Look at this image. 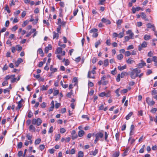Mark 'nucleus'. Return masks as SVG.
<instances>
[{"label": "nucleus", "instance_id": "16", "mask_svg": "<svg viewBox=\"0 0 157 157\" xmlns=\"http://www.w3.org/2000/svg\"><path fill=\"white\" fill-rule=\"evenodd\" d=\"M126 68V65H125L123 66H120L118 67V69L120 71H121L124 69H125Z\"/></svg>", "mask_w": 157, "mask_h": 157}, {"label": "nucleus", "instance_id": "61", "mask_svg": "<svg viewBox=\"0 0 157 157\" xmlns=\"http://www.w3.org/2000/svg\"><path fill=\"white\" fill-rule=\"evenodd\" d=\"M128 90L126 89H124L121 90V94H125L127 92Z\"/></svg>", "mask_w": 157, "mask_h": 157}, {"label": "nucleus", "instance_id": "51", "mask_svg": "<svg viewBox=\"0 0 157 157\" xmlns=\"http://www.w3.org/2000/svg\"><path fill=\"white\" fill-rule=\"evenodd\" d=\"M157 111L156 108H155L152 109L151 110V112L153 113H155Z\"/></svg>", "mask_w": 157, "mask_h": 157}, {"label": "nucleus", "instance_id": "6", "mask_svg": "<svg viewBox=\"0 0 157 157\" xmlns=\"http://www.w3.org/2000/svg\"><path fill=\"white\" fill-rule=\"evenodd\" d=\"M23 62V59L21 58H19L17 61H16L15 63V64L16 67H18L20 63L22 62Z\"/></svg>", "mask_w": 157, "mask_h": 157}, {"label": "nucleus", "instance_id": "18", "mask_svg": "<svg viewBox=\"0 0 157 157\" xmlns=\"http://www.w3.org/2000/svg\"><path fill=\"white\" fill-rule=\"evenodd\" d=\"M29 131L33 130L34 132L36 131V128L33 125L31 124L29 127Z\"/></svg>", "mask_w": 157, "mask_h": 157}, {"label": "nucleus", "instance_id": "25", "mask_svg": "<svg viewBox=\"0 0 157 157\" xmlns=\"http://www.w3.org/2000/svg\"><path fill=\"white\" fill-rule=\"evenodd\" d=\"M5 10H6L8 13H10L11 12L10 10L9 9V7H8V5L7 4L6 5V6L5 8Z\"/></svg>", "mask_w": 157, "mask_h": 157}, {"label": "nucleus", "instance_id": "13", "mask_svg": "<svg viewBox=\"0 0 157 157\" xmlns=\"http://www.w3.org/2000/svg\"><path fill=\"white\" fill-rule=\"evenodd\" d=\"M37 52L40 55L41 57H43L44 56L43 51L41 48H39Z\"/></svg>", "mask_w": 157, "mask_h": 157}, {"label": "nucleus", "instance_id": "1", "mask_svg": "<svg viewBox=\"0 0 157 157\" xmlns=\"http://www.w3.org/2000/svg\"><path fill=\"white\" fill-rule=\"evenodd\" d=\"M42 122V120L40 118H38L37 119H33L32 121V123L33 124H36L37 126L40 125Z\"/></svg>", "mask_w": 157, "mask_h": 157}, {"label": "nucleus", "instance_id": "48", "mask_svg": "<svg viewBox=\"0 0 157 157\" xmlns=\"http://www.w3.org/2000/svg\"><path fill=\"white\" fill-rule=\"evenodd\" d=\"M39 148L40 150L42 151L45 148V146L43 144L40 145L39 146Z\"/></svg>", "mask_w": 157, "mask_h": 157}, {"label": "nucleus", "instance_id": "64", "mask_svg": "<svg viewBox=\"0 0 157 157\" xmlns=\"http://www.w3.org/2000/svg\"><path fill=\"white\" fill-rule=\"evenodd\" d=\"M97 60V59L96 58L94 57L92 60V62L93 63H94L96 62Z\"/></svg>", "mask_w": 157, "mask_h": 157}, {"label": "nucleus", "instance_id": "20", "mask_svg": "<svg viewBox=\"0 0 157 157\" xmlns=\"http://www.w3.org/2000/svg\"><path fill=\"white\" fill-rule=\"evenodd\" d=\"M151 38V36L149 35H145L144 36V38L145 40H149Z\"/></svg>", "mask_w": 157, "mask_h": 157}, {"label": "nucleus", "instance_id": "52", "mask_svg": "<svg viewBox=\"0 0 157 157\" xmlns=\"http://www.w3.org/2000/svg\"><path fill=\"white\" fill-rule=\"evenodd\" d=\"M134 48V46L132 45H129L127 48V50H129Z\"/></svg>", "mask_w": 157, "mask_h": 157}, {"label": "nucleus", "instance_id": "23", "mask_svg": "<svg viewBox=\"0 0 157 157\" xmlns=\"http://www.w3.org/2000/svg\"><path fill=\"white\" fill-rule=\"evenodd\" d=\"M119 151H116L113 155V157H118L119 155Z\"/></svg>", "mask_w": 157, "mask_h": 157}, {"label": "nucleus", "instance_id": "44", "mask_svg": "<svg viewBox=\"0 0 157 157\" xmlns=\"http://www.w3.org/2000/svg\"><path fill=\"white\" fill-rule=\"evenodd\" d=\"M22 146V143L21 142H20L17 144V147L19 148H21Z\"/></svg>", "mask_w": 157, "mask_h": 157}, {"label": "nucleus", "instance_id": "12", "mask_svg": "<svg viewBox=\"0 0 157 157\" xmlns=\"http://www.w3.org/2000/svg\"><path fill=\"white\" fill-rule=\"evenodd\" d=\"M53 39L56 38L58 39L59 38V35L58 33H56L55 32H53Z\"/></svg>", "mask_w": 157, "mask_h": 157}, {"label": "nucleus", "instance_id": "8", "mask_svg": "<svg viewBox=\"0 0 157 157\" xmlns=\"http://www.w3.org/2000/svg\"><path fill=\"white\" fill-rule=\"evenodd\" d=\"M136 77H138L139 76L138 74L140 73L141 72L140 70L136 68L134 69Z\"/></svg>", "mask_w": 157, "mask_h": 157}, {"label": "nucleus", "instance_id": "3", "mask_svg": "<svg viewBox=\"0 0 157 157\" xmlns=\"http://www.w3.org/2000/svg\"><path fill=\"white\" fill-rule=\"evenodd\" d=\"M126 34L129 35L131 37V39H134V34L131 30H128L126 32Z\"/></svg>", "mask_w": 157, "mask_h": 157}, {"label": "nucleus", "instance_id": "63", "mask_svg": "<svg viewBox=\"0 0 157 157\" xmlns=\"http://www.w3.org/2000/svg\"><path fill=\"white\" fill-rule=\"evenodd\" d=\"M10 24V22L9 20H7L6 21L5 26L6 27H7L9 26Z\"/></svg>", "mask_w": 157, "mask_h": 157}, {"label": "nucleus", "instance_id": "62", "mask_svg": "<svg viewBox=\"0 0 157 157\" xmlns=\"http://www.w3.org/2000/svg\"><path fill=\"white\" fill-rule=\"evenodd\" d=\"M106 43L107 45H110L111 44L110 40V39L107 40L106 41Z\"/></svg>", "mask_w": 157, "mask_h": 157}, {"label": "nucleus", "instance_id": "38", "mask_svg": "<svg viewBox=\"0 0 157 157\" xmlns=\"http://www.w3.org/2000/svg\"><path fill=\"white\" fill-rule=\"evenodd\" d=\"M119 136H120V135H119V133L117 132L116 134V135H115L116 139L117 141H119Z\"/></svg>", "mask_w": 157, "mask_h": 157}, {"label": "nucleus", "instance_id": "27", "mask_svg": "<svg viewBox=\"0 0 157 157\" xmlns=\"http://www.w3.org/2000/svg\"><path fill=\"white\" fill-rule=\"evenodd\" d=\"M104 66L105 67H106L109 65V60L108 59H106L104 61Z\"/></svg>", "mask_w": 157, "mask_h": 157}, {"label": "nucleus", "instance_id": "4", "mask_svg": "<svg viewBox=\"0 0 157 157\" xmlns=\"http://www.w3.org/2000/svg\"><path fill=\"white\" fill-rule=\"evenodd\" d=\"M103 134L101 132H99L96 133L95 135V138L99 140V138H101L103 137Z\"/></svg>", "mask_w": 157, "mask_h": 157}, {"label": "nucleus", "instance_id": "40", "mask_svg": "<svg viewBox=\"0 0 157 157\" xmlns=\"http://www.w3.org/2000/svg\"><path fill=\"white\" fill-rule=\"evenodd\" d=\"M22 106V104L20 103H18L17 107L16 108L17 110L19 109Z\"/></svg>", "mask_w": 157, "mask_h": 157}, {"label": "nucleus", "instance_id": "28", "mask_svg": "<svg viewBox=\"0 0 157 157\" xmlns=\"http://www.w3.org/2000/svg\"><path fill=\"white\" fill-rule=\"evenodd\" d=\"M48 86L46 85V86H45L44 85H43L41 86V88L40 89L41 90H47L48 88Z\"/></svg>", "mask_w": 157, "mask_h": 157}, {"label": "nucleus", "instance_id": "60", "mask_svg": "<svg viewBox=\"0 0 157 157\" xmlns=\"http://www.w3.org/2000/svg\"><path fill=\"white\" fill-rule=\"evenodd\" d=\"M131 54L130 52L129 51H126L125 52V56H130Z\"/></svg>", "mask_w": 157, "mask_h": 157}, {"label": "nucleus", "instance_id": "43", "mask_svg": "<svg viewBox=\"0 0 157 157\" xmlns=\"http://www.w3.org/2000/svg\"><path fill=\"white\" fill-rule=\"evenodd\" d=\"M33 115V113L31 111H29V112L28 114V117L29 118H30L32 117Z\"/></svg>", "mask_w": 157, "mask_h": 157}, {"label": "nucleus", "instance_id": "39", "mask_svg": "<svg viewBox=\"0 0 157 157\" xmlns=\"http://www.w3.org/2000/svg\"><path fill=\"white\" fill-rule=\"evenodd\" d=\"M60 137V134H58L56 136L55 141H57L59 140Z\"/></svg>", "mask_w": 157, "mask_h": 157}, {"label": "nucleus", "instance_id": "15", "mask_svg": "<svg viewBox=\"0 0 157 157\" xmlns=\"http://www.w3.org/2000/svg\"><path fill=\"white\" fill-rule=\"evenodd\" d=\"M85 133V132L83 130H80L78 131V136L79 137H81Z\"/></svg>", "mask_w": 157, "mask_h": 157}, {"label": "nucleus", "instance_id": "5", "mask_svg": "<svg viewBox=\"0 0 157 157\" xmlns=\"http://www.w3.org/2000/svg\"><path fill=\"white\" fill-rule=\"evenodd\" d=\"M101 21L102 22L105 23L106 25H109L111 23V21H110V20L107 19H106L104 17L103 18L101 19Z\"/></svg>", "mask_w": 157, "mask_h": 157}, {"label": "nucleus", "instance_id": "11", "mask_svg": "<svg viewBox=\"0 0 157 157\" xmlns=\"http://www.w3.org/2000/svg\"><path fill=\"white\" fill-rule=\"evenodd\" d=\"M135 74V71L134 69L133 71H131L130 73L131 77L132 78L135 79L136 78Z\"/></svg>", "mask_w": 157, "mask_h": 157}, {"label": "nucleus", "instance_id": "14", "mask_svg": "<svg viewBox=\"0 0 157 157\" xmlns=\"http://www.w3.org/2000/svg\"><path fill=\"white\" fill-rule=\"evenodd\" d=\"M106 78V76L105 75L103 76L101 78V80L98 82V84L99 85H100L101 84L102 82L103 81H105Z\"/></svg>", "mask_w": 157, "mask_h": 157}, {"label": "nucleus", "instance_id": "19", "mask_svg": "<svg viewBox=\"0 0 157 157\" xmlns=\"http://www.w3.org/2000/svg\"><path fill=\"white\" fill-rule=\"evenodd\" d=\"M132 112H130L126 117L125 118L126 120H128L130 119V117L132 115Z\"/></svg>", "mask_w": 157, "mask_h": 157}, {"label": "nucleus", "instance_id": "54", "mask_svg": "<svg viewBox=\"0 0 157 157\" xmlns=\"http://www.w3.org/2000/svg\"><path fill=\"white\" fill-rule=\"evenodd\" d=\"M50 69L53 73L56 72L57 71V69L56 68H52L51 67Z\"/></svg>", "mask_w": 157, "mask_h": 157}, {"label": "nucleus", "instance_id": "57", "mask_svg": "<svg viewBox=\"0 0 157 157\" xmlns=\"http://www.w3.org/2000/svg\"><path fill=\"white\" fill-rule=\"evenodd\" d=\"M26 137L27 138V139L28 140H30L32 139V136H30L29 133H28Z\"/></svg>", "mask_w": 157, "mask_h": 157}, {"label": "nucleus", "instance_id": "24", "mask_svg": "<svg viewBox=\"0 0 157 157\" xmlns=\"http://www.w3.org/2000/svg\"><path fill=\"white\" fill-rule=\"evenodd\" d=\"M101 41L100 40H98L97 42H96L95 44V47L96 48H97L98 47V46L101 44Z\"/></svg>", "mask_w": 157, "mask_h": 157}, {"label": "nucleus", "instance_id": "56", "mask_svg": "<svg viewBox=\"0 0 157 157\" xmlns=\"http://www.w3.org/2000/svg\"><path fill=\"white\" fill-rule=\"evenodd\" d=\"M77 137L78 136L76 134L73 135H72L71 138L72 140H74L77 138Z\"/></svg>", "mask_w": 157, "mask_h": 157}, {"label": "nucleus", "instance_id": "35", "mask_svg": "<svg viewBox=\"0 0 157 157\" xmlns=\"http://www.w3.org/2000/svg\"><path fill=\"white\" fill-rule=\"evenodd\" d=\"M128 151V149H126L122 155V156H126L127 155Z\"/></svg>", "mask_w": 157, "mask_h": 157}, {"label": "nucleus", "instance_id": "7", "mask_svg": "<svg viewBox=\"0 0 157 157\" xmlns=\"http://www.w3.org/2000/svg\"><path fill=\"white\" fill-rule=\"evenodd\" d=\"M142 62L138 64V67L139 68H141L143 67L144 66H145L146 65V63L142 61Z\"/></svg>", "mask_w": 157, "mask_h": 157}, {"label": "nucleus", "instance_id": "22", "mask_svg": "<svg viewBox=\"0 0 157 157\" xmlns=\"http://www.w3.org/2000/svg\"><path fill=\"white\" fill-rule=\"evenodd\" d=\"M128 74V73L125 72H122L120 75V77L121 78H124L125 75H126Z\"/></svg>", "mask_w": 157, "mask_h": 157}, {"label": "nucleus", "instance_id": "26", "mask_svg": "<svg viewBox=\"0 0 157 157\" xmlns=\"http://www.w3.org/2000/svg\"><path fill=\"white\" fill-rule=\"evenodd\" d=\"M141 17L142 18L145 19V20H147V19H146V15L144 13L142 12L141 13Z\"/></svg>", "mask_w": 157, "mask_h": 157}, {"label": "nucleus", "instance_id": "10", "mask_svg": "<svg viewBox=\"0 0 157 157\" xmlns=\"http://www.w3.org/2000/svg\"><path fill=\"white\" fill-rule=\"evenodd\" d=\"M62 48L61 47L58 48L55 52L56 54H59L62 53Z\"/></svg>", "mask_w": 157, "mask_h": 157}, {"label": "nucleus", "instance_id": "42", "mask_svg": "<svg viewBox=\"0 0 157 157\" xmlns=\"http://www.w3.org/2000/svg\"><path fill=\"white\" fill-rule=\"evenodd\" d=\"M29 21H27L26 20L22 24V26L23 27H25L26 25H27L29 23Z\"/></svg>", "mask_w": 157, "mask_h": 157}, {"label": "nucleus", "instance_id": "36", "mask_svg": "<svg viewBox=\"0 0 157 157\" xmlns=\"http://www.w3.org/2000/svg\"><path fill=\"white\" fill-rule=\"evenodd\" d=\"M108 137V134H107L106 132H105V139L106 141L108 142L109 141V140L107 139V138Z\"/></svg>", "mask_w": 157, "mask_h": 157}, {"label": "nucleus", "instance_id": "50", "mask_svg": "<svg viewBox=\"0 0 157 157\" xmlns=\"http://www.w3.org/2000/svg\"><path fill=\"white\" fill-rule=\"evenodd\" d=\"M119 91L120 88H118L115 91V92L117 94V97H119L120 96V95L119 93Z\"/></svg>", "mask_w": 157, "mask_h": 157}, {"label": "nucleus", "instance_id": "32", "mask_svg": "<svg viewBox=\"0 0 157 157\" xmlns=\"http://www.w3.org/2000/svg\"><path fill=\"white\" fill-rule=\"evenodd\" d=\"M117 59L120 60L123 58V56L121 54H120L117 56Z\"/></svg>", "mask_w": 157, "mask_h": 157}, {"label": "nucleus", "instance_id": "33", "mask_svg": "<svg viewBox=\"0 0 157 157\" xmlns=\"http://www.w3.org/2000/svg\"><path fill=\"white\" fill-rule=\"evenodd\" d=\"M41 141V140L40 139V138L37 139L36 140L35 142V144L36 145L38 144Z\"/></svg>", "mask_w": 157, "mask_h": 157}, {"label": "nucleus", "instance_id": "58", "mask_svg": "<svg viewBox=\"0 0 157 157\" xmlns=\"http://www.w3.org/2000/svg\"><path fill=\"white\" fill-rule=\"evenodd\" d=\"M66 130L63 128H61L60 129V132L61 133H63L65 132Z\"/></svg>", "mask_w": 157, "mask_h": 157}, {"label": "nucleus", "instance_id": "45", "mask_svg": "<svg viewBox=\"0 0 157 157\" xmlns=\"http://www.w3.org/2000/svg\"><path fill=\"white\" fill-rule=\"evenodd\" d=\"M16 47L17 48V51H21L22 49V47L19 45H17Z\"/></svg>", "mask_w": 157, "mask_h": 157}, {"label": "nucleus", "instance_id": "59", "mask_svg": "<svg viewBox=\"0 0 157 157\" xmlns=\"http://www.w3.org/2000/svg\"><path fill=\"white\" fill-rule=\"evenodd\" d=\"M126 124H124L123 125L122 127L121 128V130L122 131H124L125 130L126 128Z\"/></svg>", "mask_w": 157, "mask_h": 157}, {"label": "nucleus", "instance_id": "53", "mask_svg": "<svg viewBox=\"0 0 157 157\" xmlns=\"http://www.w3.org/2000/svg\"><path fill=\"white\" fill-rule=\"evenodd\" d=\"M154 25H152L151 23H148L147 24V28H151Z\"/></svg>", "mask_w": 157, "mask_h": 157}, {"label": "nucleus", "instance_id": "55", "mask_svg": "<svg viewBox=\"0 0 157 157\" xmlns=\"http://www.w3.org/2000/svg\"><path fill=\"white\" fill-rule=\"evenodd\" d=\"M122 22V21L121 20L119 19L117 22V25H120Z\"/></svg>", "mask_w": 157, "mask_h": 157}, {"label": "nucleus", "instance_id": "31", "mask_svg": "<svg viewBox=\"0 0 157 157\" xmlns=\"http://www.w3.org/2000/svg\"><path fill=\"white\" fill-rule=\"evenodd\" d=\"M98 31V30L97 29H93L90 30V33H93V34L94 33H95V32H97Z\"/></svg>", "mask_w": 157, "mask_h": 157}, {"label": "nucleus", "instance_id": "21", "mask_svg": "<svg viewBox=\"0 0 157 157\" xmlns=\"http://www.w3.org/2000/svg\"><path fill=\"white\" fill-rule=\"evenodd\" d=\"M83 152L81 151H79L78 152V157H83Z\"/></svg>", "mask_w": 157, "mask_h": 157}, {"label": "nucleus", "instance_id": "17", "mask_svg": "<svg viewBox=\"0 0 157 157\" xmlns=\"http://www.w3.org/2000/svg\"><path fill=\"white\" fill-rule=\"evenodd\" d=\"M98 150L97 149H95L94 151H91L90 153V155H95L98 153Z\"/></svg>", "mask_w": 157, "mask_h": 157}, {"label": "nucleus", "instance_id": "41", "mask_svg": "<svg viewBox=\"0 0 157 157\" xmlns=\"http://www.w3.org/2000/svg\"><path fill=\"white\" fill-rule=\"evenodd\" d=\"M59 90H55L54 91L53 94L54 96L57 95L59 93Z\"/></svg>", "mask_w": 157, "mask_h": 157}, {"label": "nucleus", "instance_id": "47", "mask_svg": "<svg viewBox=\"0 0 157 157\" xmlns=\"http://www.w3.org/2000/svg\"><path fill=\"white\" fill-rule=\"evenodd\" d=\"M91 72L90 71H89L88 72V78H94V76H92L90 75V73Z\"/></svg>", "mask_w": 157, "mask_h": 157}, {"label": "nucleus", "instance_id": "46", "mask_svg": "<svg viewBox=\"0 0 157 157\" xmlns=\"http://www.w3.org/2000/svg\"><path fill=\"white\" fill-rule=\"evenodd\" d=\"M40 105L42 108H45L46 106V104L45 102H43Z\"/></svg>", "mask_w": 157, "mask_h": 157}, {"label": "nucleus", "instance_id": "34", "mask_svg": "<svg viewBox=\"0 0 157 157\" xmlns=\"http://www.w3.org/2000/svg\"><path fill=\"white\" fill-rule=\"evenodd\" d=\"M126 62L128 63L131 64L134 62V61L129 58L127 60Z\"/></svg>", "mask_w": 157, "mask_h": 157}, {"label": "nucleus", "instance_id": "30", "mask_svg": "<svg viewBox=\"0 0 157 157\" xmlns=\"http://www.w3.org/2000/svg\"><path fill=\"white\" fill-rule=\"evenodd\" d=\"M118 35V37L119 38H122L124 36V31H123V32H122L120 33Z\"/></svg>", "mask_w": 157, "mask_h": 157}, {"label": "nucleus", "instance_id": "9", "mask_svg": "<svg viewBox=\"0 0 157 157\" xmlns=\"http://www.w3.org/2000/svg\"><path fill=\"white\" fill-rule=\"evenodd\" d=\"M51 106L49 108V111H51L53 110V109L54 107V102L52 100L51 103Z\"/></svg>", "mask_w": 157, "mask_h": 157}, {"label": "nucleus", "instance_id": "37", "mask_svg": "<svg viewBox=\"0 0 157 157\" xmlns=\"http://www.w3.org/2000/svg\"><path fill=\"white\" fill-rule=\"evenodd\" d=\"M124 42H126L129 40L131 39V37L129 36H126L124 37Z\"/></svg>", "mask_w": 157, "mask_h": 157}, {"label": "nucleus", "instance_id": "49", "mask_svg": "<svg viewBox=\"0 0 157 157\" xmlns=\"http://www.w3.org/2000/svg\"><path fill=\"white\" fill-rule=\"evenodd\" d=\"M120 74H118L116 78V81L118 82L120 81Z\"/></svg>", "mask_w": 157, "mask_h": 157}, {"label": "nucleus", "instance_id": "2", "mask_svg": "<svg viewBox=\"0 0 157 157\" xmlns=\"http://www.w3.org/2000/svg\"><path fill=\"white\" fill-rule=\"evenodd\" d=\"M147 42L144 41L143 43L138 46V50L140 51L142 50V48H145L147 47Z\"/></svg>", "mask_w": 157, "mask_h": 157}, {"label": "nucleus", "instance_id": "29", "mask_svg": "<svg viewBox=\"0 0 157 157\" xmlns=\"http://www.w3.org/2000/svg\"><path fill=\"white\" fill-rule=\"evenodd\" d=\"M61 25H59L58 27L57 28L56 31L58 33H61L60 30L61 29Z\"/></svg>", "mask_w": 157, "mask_h": 157}]
</instances>
